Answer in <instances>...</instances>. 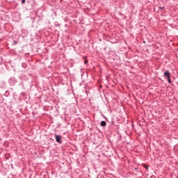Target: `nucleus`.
Segmentation results:
<instances>
[{
	"label": "nucleus",
	"mask_w": 178,
	"mask_h": 178,
	"mask_svg": "<svg viewBox=\"0 0 178 178\" xmlns=\"http://www.w3.org/2000/svg\"><path fill=\"white\" fill-rule=\"evenodd\" d=\"M164 77H165V79H167L169 84L172 83V79H170V72L168 70H166L164 72Z\"/></svg>",
	"instance_id": "nucleus-1"
},
{
	"label": "nucleus",
	"mask_w": 178,
	"mask_h": 178,
	"mask_svg": "<svg viewBox=\"0 0 178 178\" xmlns=\"http://www.w3.org/2000/svg\"><path fill=\"white\" fill-rule=\"evenodd\" d=\"M56 141L58 143V144H62V136L55 134Z\"/></svg>",
	"instance_id": "nucleus-2"
},
{
	"label": "nucleus",
	"mask_w": 178,
	"mask_h": 178,
	"mask_svg": "<svg viewBox=\"0 0 178 178\" xmlns=\"http://www.w3.org/2000/svg\"><path fill=\"white\" fill-rule=\"evenodd\" d=\"M100 124H101L102 127H105V126H106V122H105V121H102V122H100Z\"/></svg>",
	"instance_id": "nucleus-3"
},
{
	"label": "nucleus",
	"mask_w": 178,
	"mask_h": 178,
	"mask_svg": "<svg viewBox=\"0 0 178 178\" xmlns=\"http://www.w3.org/2000/svg\"><path fill=\"white\" fill-rule=\"evenodd\" d=\"M143 166L146 170H148V165H145V164H143Z\"/></svg>",
	"instance_id": "nucleus-4"
},
{
	"label": "nucleus",
	"mask_w": 178,
	"mask_h": 178,
	"mask_svg": "<svg viewBox=\"0 0 178 178\" xmlns=\"http://www.w3.org/2000/svg\"><path fill=\"white\" fill-rule=\"evenodd\" d=\"M21 3H26V0H22Z\"/></svg>",
	"instance_id": "nucleus-5"
},
{
	"label": "nucleus",
	"mask_w": 178,
	"mask_h": 178,
	"mask_svg": "<svg viewBox=\"0 0 178 178\" xmlns=\"http://www.w3.org/2000/svg\"><path fill=\"white\" fill-rule=\"evenodd\" d=\"M159 9L162 10V9H165V7H159Z\"/></svg>",
	"instance_id": "nucleus-6"
},
{
	"label": "nucleus",
	"mask_w": 178,
	"mask_h": 178,
	"mask_svg": "<svg viewBox=\"0 0 178 178\" xmlns=\"http://www.w3.org/2000/svg\"><path fill=\"white\" fill-rule=\"evenodd\" d=\"M14 42H15V44H17V42H16V41H15Z\"/></svg>",
	"instance_id": "nucleus-7"
},
{
	"label": "nucleus",
	"mask_w": 178,
	"mask_h": 178,
	"mask_svg": "<svg viewBox=\"0 0 178 178\" xmlns=\"http://www.w3.org/2000/svg\"><path fill=\"white\" fill-rule=\"evenodd\" d=\"M85 63H87V61L85 60Z\"/></svg>",
	"instance_id": "nucleus-8"
}]
</instances>
